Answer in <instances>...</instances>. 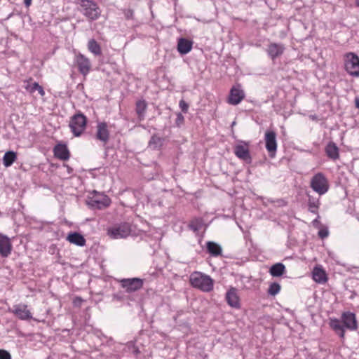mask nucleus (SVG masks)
I'll list each match as a JSON object with an SVG mask.
<instances>
[{"mask_svg": "<svg viewBox=\"0 0 359 359\" xmlns=\"http://www.w3.org/2000/svg\"><path fill=\"white\" fill-rule=\"evenodd\" d=\"M280 288L281 287L279 283H272L269 287L268 294L272 296H275L280 292Z\"/></svg>", "mask_w": 359, "mask_h": 359, "instance_id": "nucleus-33", "label": "nucleus"}, {"mask_svg": "<svg viewBox=\"0 0 359 359\" xmlns=\"http://www.w3.org/2000/svg\"><path fill=\"white\" fill-rule=\"evenodd\" d=\"M79 11L90 21L97 20L101 15L98 5L93 0H77Z\"/></svg>", "mask_w": 359, "mask_h": 359, "instance_id": "nucleus-1", "label": "nucleus"}, {"mask_svg": "<svg viewBox=\"0 0 359 359\" xmlns=\"http://www.w3.org/2000/svg\"><path fill=\"white\" fill-rule=\"evenodd\" d=\"M285 271V266L282 263H276L271 266L269 270L270 274L273 277L281 276Z\"/></svg>", "mask_w": 359, "mask_h": 359, "instance_id": "nucleus-26", "label": "nucleus"}, {"mask_svg": "<svg viewBox=\"0 0 359 359\" xmlns=\"http://www.w3.org/2000/svg\"><path fill=\"white\" fill-rule=\"evenodd\" d=\"M325 151L328 158L337 160L339 157V148L333 142H330L325 147Z\"/></svg>", "mask_w": 359, "mask_h": 359, "instance_id": "nucleus-23", "label": "nucleus"}, {"mask_svg": "<svg viewBox=\"0 0 359 359\" xmlns=\"http://www.w3.org/2000/svg\"><path fill=\"white\" fill-rule=\"evenodd\" d=\"M285 49V48L282 43H271L267 46L266 52L269 57L274 60L283 53Z\"/></svg>", "mask_w": 359, "mask_h": 359, "instance_id": "nucleus-15", "label": "nucleus"}, {"mask_svg": "<svg viewBox=\"0 0 359 359\" xmlns=\"http://www.w3.org/2000/svg\"><path fill=\"white\" fill-rule=\"evenodd\" d=\"M133 11L130 9H127L124 11V16L126 19H132L133 18Z\"/></svg>", "mask_w": 359, "mask_h": 359, "instance_id": "nucleus-38", "label": "nucleus"}, {"mask_svg": "<svg viewBox=\"0 0 359 359\" xmlns=\"http://www.w3.org/2000/svg\"><path fill=\"white\" fill-rule=\"evenodd\" d=\"M131 233L130 224L124 222L115 224L107 229V235L113 239L125 238Z\"/></svg>", "mask_w": 359, "mask_h": 359, "instance_id": "nucleus-6", "label": "nucleus"}, {"mask_svg": "<svg viewBox=\"0 0 359 359\" xmlns=\"http://www.w3.org/2000/svg\"><path fill=\"white\" fill-rule=\"evenodd\" d=\"M203 226V219L200 217L193 219L189 224V227L194 232L198 231Z\"/></svg>", "mask_w": 359, "mask_h": 359, "instance_id": "nucleus-31", "label": "nucleus"}, {"mask_svg": "<svg viewBox=\"0 0 359 359\" xmlns=\"http://www.w3.org/2000/svg\"><path fill=\"white\" fill-rule=\"evenodd\" d=\"M25 6L29 7L31 5L32 0H24Z\"/></svg>", "mask_w": 359, "mask_h": 359, "instance_id": "nucleus-42", "label": "nucleus"}, {"mask_svg": "<svg viewBox=\"0 0 359 359\" xmlns=\"http://www.w3.org/2000/svg\"><path fill=\"white\" fill-rule=\"evenodd\" d=\"M226 300L227 304L233 308L239 309L241 306L237 290L234 287H231L227 291L226 294Z\"/></svg>", "mask_w": 359, "mask_h": 359, "instance_id": "nucleus-17", "label": "nucleus"}, {"mask_svg": "<svg viewBox=\"0 0 359 359\" xmlns=\"http://www.w3.org/2000/svg\"><path fill=\"white\" fill-rule=\"evenodd\" d=\"M341 318L345 328L351 331H355L358 329V322L354 313L350 311L344 312L341 314Z\"/></svg>", "mask_w": 359, "mask_h": 359, "instance_id": "nucleus-13", "label": "nucleus"}, {"mask_svg": "<svg viewBox=\"0 0 359 359\" xmlns=\"http://www.w3.org/2000/svg\"><path fill=\"white\" fill-rule=\"evenodd\" d=\"M344 62L346 72L353 77H359V57L349 52L344 55Z\"/></svg>", "mask_w": 359, "mask_h": 359, "instance_id": "nucleus-5", "label": "nucleus"}, {"mask_svg": "<svg viewBox=\"0 0 359 359\" xmlns=\"http://www.w3.org/2000/svg\"><path fill=\"white\" fill-rule=\"evenodd\" d=\"M27 307L25 304H15L12 309H8V311L21 320H29L32 319V314Z\"/></svg>", "mask_w": 359, "mask_h": 359, "instance_id": "nucleus-10", "label": "nucleus"}, {"mask_svg": "<svg viewBox=\"0 0 359 359\" xmlns=\"http://www.w3.org/2000/svg\"><path fill=\"white\" fill-rule=\"evenodd\" d=\"M319 231H318V236L320 238L323 239L328 236L329 235V231L327 227H320Z\"/></svg>", "mask_w": 359, "mask_h": 359, "instance_id": "nucleus-35", "label": "nucleus"}, {"mask_svg": "<svg viewBox=\"0 0 359 359\" xmlns=\"http://www.w3.org/2000/svg\"><path fill=\"white\" fill-rule=\"evenodd\" d=\"M87 119L83 114L74 115L70 121L69 127L76 137L80 136L86 126Z\"/></svg>", "mask_w": 359, "mask_h": 359, "instance_id": "nucleus-7", "label": "nucleus"}, {"mask_svg": "<svg viewBox=\"0 0 359 359\" xmlns=\"http://www.w3.org/2000/svg\"><path fill=\"white\" fill-rule=\"evenodd\" d=\"M67 240L73 244H75L78 246H83L86 244V240L84 237L76 232L71 233L68 235Z\"/></svg>", "mask_w": 359, "mask_h": 359, "instance_id": "nucleus-24", "label": "nucleus"}, {"mask_svg": "<svg viewBox=\"0 0 359 359\" xmlns=\"http://www.w3.org/2000/svg\"><path fill=\"white\" fill-rule=\"evenodd\" d=\"M147 107V104L144 100H139L136 103V113L140 120L144 117Z\"/></svg>", "mask_w": 359, "mask_h": 359, "instance_id": "nucleus-29", "label": "nucleus"}, {"mask_svg": "<svg viewBox=\"0 0 359 359\" xmlns=\"http://www.w3.org/2000/svg\"><path fill=\"white\" fill-rule=\"evenodd\" d=\"M39 83L36 82H27L25 83L24 88L29 93H34L39 86Z\"/></svg>", "mask_w": 359, "mask_h": 359, "instance_id": "nucleus-34", "label": "nucleus"}, {"mask_svg": "<svg viewBox=\"0 0 359 359\" xmlns=\"http://www.w3.org/2000/svg\"><path fill=\"white\" fill-rule=\"evenodd\" d=\"M312 276L313 280L320 284H324L327 281L326 273L321 267H314Z\"/></svg>", "mask_w": 359, "mask_h": 359, "instance_id": "nucleus-22", "label": "nucleus"}, {"mask_svg": "<svg viewBox=\"0 0 359 359\" xmlns=\"http://www.w3.org/2000/svg\"><path fill=\"white\" fill-rule=\"evenodd\" d=\"M265 147L269 156L273 158L277 151L276 133L273 130H267L264 135Z\"/></svg>", "mask_w": 359, "mask_h": 359, "instance_id": "nucleus-11", "label": "nucleus"}, {"mask_svg": "<svg viewBox=\"0 0 359 359\" xmlns=\"http://www.w3.org/2000/svg\"><path fill=\"white\" fill-rule=\"evenodd\" d=\"M17 159V154L13 151L5 153L3 157V164L5 167H10Z\"/></svg>", "mask_w": 359, "mask_h": 359, "instance_id": "nucleus-27", "label": "nucleus"}, {"mask_svg": "<svg viewBox=\"0 0 359 359\" xmlns=\"http://www.w3.org/2000/svg\"><path fill=\"white\" fill-rule=\"evenodd\" d=\"M245 93L240 84L233 86L229 93L228 97V103L232 105L238 104L244 98Z\"/></svg>", "mask_w": 359, "mask_h": 359, "instance_id": "nucleus-12", "label": "nucleus"}, {"mask_svg": "<svg viewBox=\"0 0 359 359\" xmlns=\"http://www.w3.org/2000/svg\"><path fill=\"white\" fill-rule=\"evenodd\" d=\"M191 285L203 292H210L213 289V280L210 276L201 272H194L190 276Z\"/></svg>", "mask_w": 359, "mask_h": 359, "instance_id": "nucleus-2", "label": "nucleus"}, {"mask_svg": "<svg viewBox=\"0 0 359 359\" xmlns=\"http://www.w3.org/2000/svg\"><path fill=\"white\" fill-rule=\"evenodd\" d=\"M36 91H38L39 94L41 96V97H43L45 95V91L43 88V87L40 85H39L38 88H37V90H36Z\"/></svg>", "mask_w": 359, "mask_h": 359, "instance_id": "nucleus-40", "label": "nucleus"}, {"mask_svg": "<svg viewBox=\"0 0 359 359\" xmlns=\"http://www.w3.org/2000/svg\"><path fill=\"white\" fill-rule=\"evenodd\" d=\"M320 216L318 215L317 218H316L313 222L312 224L316 228H320V222L319 221Z\"/></svg>", "mask_w": 359, "mask_h": 359, "instance_id": "nucleus-39", "label": "nucleus"}, {"mask_svg": "<svg viewBox=\"0 0 359 359\" xmlns=\"http://www.w3.org/2000/svg\"><path fill=\"white\" fill-rule=\"evenodd\" d=\"M310 186L319 195L326 194L330 188L328 180L322 172H318L312 177Z\"/></svg>", "mask_w": 359, "mask_h": 359, "instance_id": "nucleus-4", "label": "nucleus"}, {"mask_svg": "<svg viewBox=\"0 0 359 359\" xmlns=\"http://www.w3.org/2000/svg\"><path fill=\"white\" fill-rule=\"evenodd\" d=\"M179 106L184 113H187L189 109L188 104L183 100L180 101Z\"/></svg>", "mask_w": 359, "mask_h": 359, "instance_id": "nucleus-36", "label": "nucleus"}, {"mask_svg": "<svg viewBox=\"0 0 359 359\" xmlns=\"http://www.w3.org/2000/svg\"><path fill=\"white\" fill-rule=\"evenodd\" d=\"M319 201L313 197L309 196V210L313 213L318 215V210L319 208Z\"/></svg>", "mask_w": 359, "mask_h": 359, "instance_id": "nucleus-32", "label": "nucleus"}, {"mask_svg": "<svg viewBox=\"0 0 359 359\" xmlns=\"http://www.w3.org/2000/svg\"><path fill=\"white\" fill-rule=\"evenodd\" d=\"M88 48L95 55H100L102 53L101 47L95 39H90L88 41Z\"/></svg>", "mask_w": 359, "mask_h": 359, "instance_id": "nucleus-30", "label": "nucleus"}, {"mask_svg": "<svg viewBox=\"0 0 359 359\" xmlns=\"http://www.w3.org/2000/svg\"><path fill=\"white\" fill-rule=\"evenodd\" d=\"M163 142V138L159 137L157 135H154L151 136L149 142V147L152 149H157L162 147Z\"/></svg>", "mask_w": 359, "mask_h": 359, "instance_id": "nucleus-28", "label": "nucleus"}, {"mask_svg": "<svg viewBox=\"0 0 359 359\" xmlns=\"http://www.w3.org/2000/svg\"><path fill=\"white\" fill-rule=\"evenodd\" d=\"M193 43L185 38H180L177 42V50L182 55H186L192 49Z\"/></svg>", "mask_w": 359, "mask_h": 359, "instance_id": "nucleus-21", "label": "nucleus"}, {"mask_svg": "<svg viewBox=\"0 0 359 359\" xmlns=\"http://www.w3.org/2000/svg\"><path fill=\"white\" fill-rule=\"evenodd\" d=\"M0 359H11V354L5 350H0Z\"/></svg>", "mask_w": 359, "mask_h": 359, "instance_id": "nucleus-37", "label": "nucleus"}, {"mask_svg": "<svg viewBox=\"0 0 359 359\" xmlns=\"http://www.w3.org/2000/svg\"><path fill=\"white\" fill-rule=\"evenodd\" d=\"M330 327L341 339L345 336V327L341 322L337 318H330L329 323Z\"/></svg>", "mask_w": 359, "mask_h": 359, "instance_id": "nucleus-20", "label": "nucleus"}, {"mask_svg": "<svg viewBox=\"0 0 359 359\" xmlns=\"http://www.w3.org/2000/svg\"><path fill=\"white\" fill-rule=\"evenodd\" d=\"M355 4L359 7V0H355Z\"/></svg>", "mask_w": 359, "mask_h": 359, "instance_id": "nucleus-44", "label": "nucleus"}, {"mask_svg": "<svg viewBox=\"0 0 359 359\" xmlns=\"http://www.w3.org/2000/svg\"><path fill=\"white\" fill-rule=\"evenodd\" d=\"M96 128V139L106 144L109 139V131L107 123L99 122Z\"/></svg>", "mask_w": 359, "mask_h": 359, "instance_id": "nucleus-14", "label": "nucleus"}, {"mask_svg": "<svg viewBox=\"0 0 359 359\" xmlns=\"http://www.w3.org/2000/svg\"><path fill=\"white\" fill-rule=\"evenodd\" d=\"M110 198L102 193L93 191L86 199V204L93 210H101L108 207Z\"/></svg>", "mask_w": 359, "mask_h": 359, "instance_id": "nucleus-3", "label": "nucleus"}, {"mask_svg": "<svg viewBox=\"0 0 359 359\" xmlns=\"http://www.w3.org/2000/svg\"><path fill=\"white\" fill-rule=\"evenodd\" d=\"M184 121V116L182 115V114L179 113L177 116V123H181Z\"/></svg>", "mask_w": 359, "mask_h": 359, "instance_id": "nucleus-41", "label": "nucleus"}, {"mask_svg": "<svg viewBox=\"0 0 359 359\" xmlns=\"http://www.w3.org/2000/svg\"><path fill=\"white\" fill-rule=\"evenodd\" d=\"M12 250L10 238L4 235H0V254L3 257L9 256Z\"/></svg>", "mask_w": 359, "mask_h": 359, "instance_id": "nucleus-18", "label": "nucleus"}, {"mask_svg": "<svg viewBox=\"0 0 359 359\" xmlns=\"http://www.w3.org/2000/svg\"><path fill=\"white\" fill-rule=\"evenodd\" d=\"M120 284L127 292H133L141 289L144 284V280L140 278H123Z\"/></svg>", "mask_w": 359, "mask_h": 359, "instance_id": "nucleus-9", "label": "nucleus"}, {"mask_svg": "<svg viewBox=\"0 0 359 359\" xmlns=\"http://www.w3.org/2000/svg\"><path fill=\"white\" fill-rule=\"evenodd\" d=\"M54 155L56 158L67 161L69 158V151L67 147L64 144H58L53 149Z\"/></svg>", "mask_w": 359, "mask_h": 359, "instance_id": "nucleus-19", "label": "nucleus"}, {"mask_svg": "<svg viewBox=\"0 0 359 359\" xmlns=\"http://www.w3.org/2000/svg\"><path fill=\"white\" fill-rule=\"evenodd\" d=\"M208 252L213 257H217L222 254V247L213 241H208L206 243Z\"/></svg>", "mask_w": 359, "mask_h": 359, "instance_id": "nucleus-25", "label": "nucleus"}, {"mask_svg": "<svg viewBox=\"0 0 359 359\" xmlns=\"http://www.w3.org/2000/svg\"><path fill=\"white\" fill-rule=\"evenodd\" d=\"M76 63L81 74L86 76L88 74L90 69V62L86 57L82 54H79L76 56Z\"/></svg>", "mask_w": 359, "mask_h": 359, "instance_id": "nucleus-16", "label": "nucleus"}, {"mask_svg": "<svg viewBox=\"0 0 359 359\" xmlns=\"http://www.w3.org/2000/svg\"><path fill=\"white\" fill-rule=\"evenodd\" d=\"M355 107L359 109V97L355 99Z\"/></svg>", "mask_w": 359, "mask_h": 359, "instance_id": "nucleus-43", "label": "nucleus"}, {"mask_svg": "<svg viewBox=\"0 0 359 359\" xmlns=\"http://www.w3.org/2000/svg\"><path fill=\"white\" fill-rule=\"evenodd\" d=\"M234 154L237 158L243 161L246 163H252V157L249 149V143L245 141H240L234 147Z\"/></svg>", "mask_w": 359, "mask_h": 359, "instance_id": "nucleus-8", "label": "nucleus"}]
</instances>
